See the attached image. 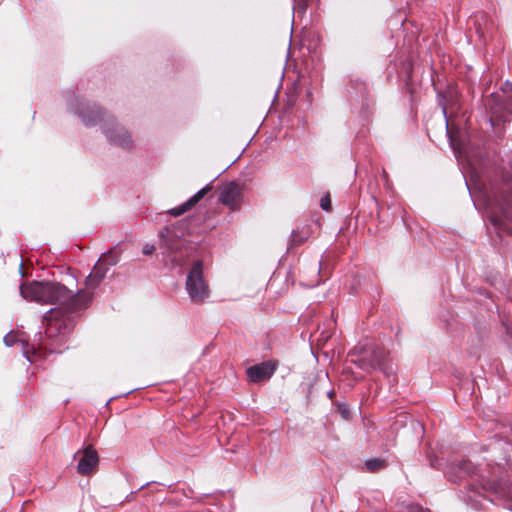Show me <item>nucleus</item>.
I'll return each instance as SVG.
<instances>
[{
  "label": "nucleus",
  "instance_id": "423d86ee",
  "mask_svg": "<svg viewBox=\"0 0 512 512\" xmlns=\"http://www.w3.org/2000/svg\"><path fill=\"white\" fill-rule=\"evenodd\" d=\"M218 201L233 211L239 210L243 202L242 186L234 181L223 184Z\"/></svg>",
  "mask_w": 512,
  "mask_h": 512
},
{
  "label": "nucleus",
  "instance_id": "f257e3e1",
  "mask_svg": "<svg viewBox=\"0 0 512 512\" xmlns=\"http://www.w3.org/2000/svg\"><path fill=\"white\" fill-rule=\"evenodd\" d=\"M22 297L44 304H58L44 316L45 336L59 346L65 344L66 336L75 327V315L92 302V293L79 290L76 294L58 282L33 281L20 286Z\"/></svg>",
  "mask_w": 512,
  "mask_h": 512
},
{
  "label": "nucleus",
  "instance_id": "412c9836",
  "mask_svg": "<svg viewBox=\"0 0 512 512\" xmlns=\"http://www.w3.org/2000/svg\"><path fill=\"white\" fill-rule=\"evenodd\" d=\"M493 222H494V225H495V226H498L499 228H502V223H501V220H500V219L495 218V219L493 220Z\"/></svg>",
  "mask_w": 512,
  "mask_h": 512
},
{
  "label": "nucleus",
  "instance_id": "0eeeda50",
  "mask_svg": "<svg viewBox=\"0 0 512 512\" xmlns=\"http://www.w3.org/2000/svg\"><path fill=\"white\" fill-rule=\"evenodd\" d=\"M98 463V453L90 445L83 450L82 457L78 462L77 471L81 475H90L96 470Z\"/></svg>",
  "mask_w": 512,
  "mask_h": 512
},
{
  "label": "nucleus",
  "instance_id": "7ed1b4c3",
  "mask_svg": "<svg viewBox=\"0 0 512 512\" xmlns=\"http://www.w3.org/2000/svg\"><path fill=\"white\" fill-rule=\"evenodd\" d=\"M186 290L193 303H203L210 294L209 286L203 276V262H194L186 279Z\"/></svg>",
  "mask_w": 512,
  "mask_h": 512
},
{
  "label": "nucleus",
  "instance_id": "f3484780",
  "mask_svg": "<svg viewBox=\"0 0 512 512\" xmlns=\"http://www.w3.org/2000/svg\"><path fill=\"white\" fill-rule=\"evenodd\" d=\"M295 2V8L298 11L304 12L306 8L308 7V4L310 0H294Z\"/></svg>",
  "mask_w": 512,
  "mask_h": 512
},
{
  "label": "nucleus",
  "instance_id": "39448f33",
  "mask_svg": "<svg viewBox=\"0 0 512 512\" xmlns=\"http://www.w3.org/2000/svg\"><path fill=\"white\" fill-rule=\"evenodd\" d=\"M387 353L383 348L375 347L369 354L358 356L356 359L352 358L351 362L366 372L372 370H385V361Z\"/></svg>",
  "mask_w": 512,
  "mask_h": 512
},
{
  "label": "nucleus",
  "instance_id": "20e7f679",
  "mask_svg": "<svg viewBox=\"0 0 512 512\" xmlns=\"http://www.w3.org/2000/svg\"><path fill=\"white\" fill-rule=\"evenodd\" d=\"M160 245L167 249L169 255L172 257V261L178 265L184 263V259L181 256L182 250H188L187 242L179 235L174 226L164 227L160 231Z\"/></svg>",
  "mask_w": 512,
  "mask_h": 512
},
{
  "label": "nucleus",
  "instance_id": "9b49d317",
  "mask_svg": "<svg viewBox=\"0 0 512 512\" xmlns=\"http://www.w3.org/2000/svg\"><path fill=\"white\" fill-rule=\"evenodd\" d=\"M275 371V366L270 362L253 365L247 369V376L252 382H261L269 379Z\"/></svg>",
  "mask_w": 512,
  "mask_h": 512
},
{
  "label": "nucleus",
  "instance_id": "f8f14e48",
  "mask_svg": "<svg viewBox=\"0 0 512 512\" xmlns=\"http://www.w3.org/2000/svg\"><path fill=\"white\" fill-rule=\"evenodd\" d=\"M506 187L509 190V195L501 194L500 211L504 218L512 223V177L506 181Z\"/></svg>",
  "mask_w": 512,
  "mask_h": 512
},
{
  "label": "nucleus",
  "instance_id": "4be33fe9",
  "mask_svg": "<svg viewBox=\"0 0 512 512\" xmlns=\"http://www.w3.org/2000/svg\"><path fill=\"white\" fill-rule=\"evenodd\" d=\"M318 272H319V273H322V272H323V263H322V262H320V263H319V269H318Z\"/></svg>",
  "mask_w": 512,
  "mask_h": 512
},
{
  "label": "nucleus",
  "instance_id": "6e6552de",
  "mask_svg": "<svg viewBox=\"0 0 512 512\" xmlns=\"http://www.w3.org/2000/svg\"><path fill=\"white\" fill-rule=\"evenodd\" d=\"M474 466L468 460H463L458 463H453L449 466L447 471L448 478L452 482H459L467 476H471L474 473Z\"/></svg>",
  "mask_w": 512,
  "mask_h": 512
},
{
  "label": "nucleus",
  "instance_id": "2eb2a0df",
  "mask_svg": "<svg viewBox=\"0 0 512 512\" xmlns=\"http://www.w3.org/2000/svg\"><path fill=\"white\" fill-rule=\"evenodd\" d=\"M365 466L369 472H377L387 466L385 460L380 458L370 459L366 461Z\"/></svg>",
  "mask_w": 512,
  "mask_h": 512
},
{
  "label": "nucleus",
  "instance_id": "6ab92c4d",
  "mask_svg": "<svg viewBox=\"0 0 512 512\" xmlns=\"http://www.w3.org/2000/svg\"><path fill=\"white\" fill-rule=\"evenodd\" d=\"M154 251H155V246L154 245L147 244V245H145L143 247V254L144 255H152Z\"/></svg>",
  "mask_w": 512,
  "mask_h": 512
},
{
  "label": "nucleus",
  "instance_id": "9d476101",
  "mask_svg": "<svg viewBox=\"0 0 512 512\" xmlns=\"http://www.w3.org/2000/svg\"><path fill=\"white\" fill-rule=\"evenodd\" d=\"M212 190V186L210 184L203 187L199 190L195 195L189 198L186 202L181 204L179 207L172 208L168 211L171 216L178 217L185 212L192 209L200 200H202L210 191Z\"/></svg>",
  "mask_w": 512,
  "mask_h": 512
},
{
  "label": "nucleus",
  "instance_id": "5701e85b",
  "mask_svg": "<svg viewBox=\"0 0 512 512\" xmlns=\"http://www.w3.org/2000/svg\"><path fill=\"white\" fill-rule=\"evenodd\" d=\"M430 464H431V466H432V467H435V464H434V461H433V460H431V463H430Z\"/></svg>",
  "mask_w": 512,
  "mask_h": 512
},
{
  "label": "nucleus",
  "instance_id": "a211bd4d",
  "mask_svg": "<svg viewBox=\"0 0 512 512\" xmlns=\"http://www.w3.org/2000/svg\"><path fill=\"white\" fill-rule=\"evenodd\" d=\"M305 239L306 237L301 236L298 232H293L291 242L293 245H300Z\"/></svg>",
  "mask_w": 512,
  "mask_h": 512
},
{
  "label": "nucleus",
  "instance_id": "f03ea898",
  "mask_svg": "<svg viewBox=\"0 0 512 512\" xmlns=\"http://www.w3.org/2000/svg\"><path fill=\"white\" fill-rule=\"evenodd\" d=\"M79 115L86 126L101 124L103 133L111 144L122 148H129L132 145L130 133L101 107L95 104L87 105L79 110Z\"/></svg>",
  "mask_w": 512,
  "mask_h": 512
},
{
  "label": "nucleus",
  "instance_id": "aec40b11",
  "mask_svg": "<svg viewBox=\"0 0 512 512\" xmlns=\"http://www.w3.org/2000/svg\"><path fill=\"white\" fill-rule=\"evenodd\" d=\"M339 410L341 411V414L345 419L349 417L350 412L347 408H341V406H339Z\"/></svg>",
  "mask_w": 512,
  "mask_h": 512
},
{
  "label": "nucleus",
  "instance_id": "1a4fd4ad",
  "mask_svg": "<svg viewBox=\"0 0 512 512\" xmlns=\"http://www.w3.org/2000/svg\"><path fill=\"white\" fill-rule=\"evenodd\" d=\"M107 271L108 267L101 263V261H97L91 273L86 277V288L84 290L93 293V290L96 289L105 278ZM93 296L94 294H92V297Z\"/></svg>",
  "mask_w": 512,
  "mask_h": 512
},
{
  "label": "nucleus",
  "instance_id": "4468645a",
  "mask_svg": "<svg viewBox=\"0 0 512 512\" xmlns=\"http://www.w3.org/2000/svg\"><path fill=\"white\" fill-rule=\"evenodd\" d=\"M483 489L488 491V490H491V491H494L496 494H499L501 497H507V498H512V493L510 492V490H507L503 487V485L499 482L497 483H492V482H487L486 484L483 485Z\"/></svg>",
  "mask_w": 512,
  "mask_h": 512
},
{
  "label": "nucleus",
  "instance_id": "ddd939ff",
  "mask_svg": "<svg viewBox=\"0 0 512 512\" xmlns=\"http://www.w3.org/2000/svg\"><path fill=\"white\" fill-rule=\"evenodd\" d=\"M120 259V251L114 247L107 253H104L98 261H101L106 267L113 266L118 263Z\"/></svg>",
  "mask_w": 512,
  "mask_h": 512
},
{
  "label": "nucleus",
  "instance_id": "dca6fc26",
  "mask_svg": "<svg viewBox=\"0 0 512 512\" xmlns=\"http://www.w3.org/2000/svg\"><path fill=\"white\" fill-rule=\"evenodd\" d=\"M320 206L325 211H330L331 210L332 205H331V199H330V195L329 194H326L325 196H323L321 198Z\"/></svg>",
  "mask_w": 512,
  "mask_h": 512
}]
</instances>
